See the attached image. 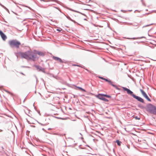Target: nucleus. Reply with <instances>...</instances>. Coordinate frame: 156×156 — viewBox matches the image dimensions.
<instances>
[{
  "instance_id": "obj_1",
  "label": "nucleus",
  "mask_w": 156,
  "mask_h": 156,
  "mask_svg": "<svg viewBox=\"0 0 156 156\" xmlns=\"http://www.w3.org/2000/svg\"><path fill=\"white\" fill-rule=\"evenodd\" d=\"M20 56L22 58H24L27 60L35 61L38 58L37 56H36L34 50L28 51L25 52L20 53Z\"/></svg>"
},
{
  "instance_id": "obj_2",
  "label": "nucleus",
  "mask_w": 156,
  "mask_h": 156,
  "mask_svg": "<svg viewBox=\"0 0 156 156\" xmlns=\"http://www.w3.org/2000/svg\"><path fill=\"white\" fill-rule=\"evenodd\" d=\"M146 110L151 113L156 115V107L149 104L147 105Z\"/></svg>"
},
{
  "instance_id": "obj_3",
  "label": "nucleus",
  "mask_w": 156,
  "mask_h": 156,
  "mask_svg": "<svg viewBox=\"0 0 156 156\" xmlns=\"http://www.w3.org/2000/svg\"><path fill=\"white\" fill-rule=\"evenodd\" d=\"M9 44L10 46L13 47H15L16 48H19L21 44L20 43L16 40H12L9 41Z\"/></svg>"
},
{
  "instance_id": "obj_4",
  "label": "nucleus",
  "mask_w": 156,
  "mask_h": 156,
  "mask_svg": "<svg viewBox=\"0 0 156 156\" xmlns=\"http://www.w3.org/2000/svg\"><path fill=\"white\" fill-rule=\"evenodd\" d=\"M104 96V94H99L97 96V97L99 99L105 101H108V100L103 97Z\"/></svg>"
},
{
  "instance_id": "obj_5",
  "label": "nucleus",
  "mask_w": 156,
  "mask_h": 156,
  "mask_svg": "<svg viewBox=\"0 0 156 156\" xmlns=\"http://www.w3.org/2000/svg\"><path fill=\"white\" fill-rule=\"evenodd\" d=\"M123 89L124 90L127 91L128 94L131 95L133 98L134 95H135L133 94V92L131 91L129 89L124 87H123Z\"/></svg>"
},
{
  "instance_id": "obj_6",
  "label": "nucleus",
  "mask_w": 156,
  "mask_h": 156,
  "mask_svg": "<svg viewBox=\"0 0 156 156\" xmlns=\"http://www.w3.org/2000/svg\"><path fill=\"white\" fill-rule=\"evenodd\" d=\"M140 90L144 97L149 101H151V99L149 98L145 92L142 89H140Z\"/></svg>"
},
{
  "instance_id": "obj_7",
  "label": "nucleus",
  "mask_w": 156,
  "mask_h": 156,
  "mask_svg": "<svg viewBox=\"0 0 156 156\" xmlns=\"http://www.w3.org/2000/svg\"><path fill=\"white\" fill-rule=\"evenodd\" d=\"M34 51L36 56H37V55L41 56H44L45 55V53L43 52L38 51L36 50H34Z\"/></svg>"
},
{
  "instance_id": "obj_8",
  "label": "nucleus",
  "mask_w": 156,
  "mask_h": 156,
  "mask_svg": "<svg viewBox=\"0 0 156 156\" xmlns=\"http://www.w3.org/2000/svg\"><path fill=\"white\" fill-rule=\"evenodd\" d=\"M133 98H135L138 101H139L142 103H144V100L142 98H141L139 97H138L136 95H134Z\"/></svg>"
},
{
  "instance_id": "obj_9",
  "label": "nucleus",
  "mask_w": 156,
  "mask_h": 156,
  "mask_svg": "<svg viewBox=\"0 0 156 156\" xmlns=\"http://www.w3.org/2000/svg\"><path fill=\"white\" fill-rule=\"evenodd\" d=\"M0 35L4 41H5L7 37L6 36L1 30H0Z\"/></svg>"
},
{
  "instance_id": "obj_10",
  "label": "nucleus",
  "mask_w": 156,
  "mask_h": 156,
  "mask_svg": "<svg viewBox=\"0 0 156 156\" xmlns=\"http://www.w3.org/2000/svg\"><path fill=\"white\" fill-rule=\"evenodd\" d=\"M53 58L54 60H55L58 61V62H59L61 63L63 62V61H62V60L60 58L58 57H56L55 56H53Z\"/></svg>"
},
{
  "instance_id": "obj_11",
  "label": "nucleus",
  "mask_w": 156,
  "mask_h": 156,
  "mask_svg": "<svg viewBox=\"0 0 156 156\" xmlns=\"http://www.w3.org/2000/svg\"><path fill=\"white\" fill-rule=\"evenodd\" d=\"M116 142L119 146H120L121 145V141H119V140H117Z\"/></svg>"
},
{
  "instance_id": "obj_12",
  "label": "nucleus",
  "mask_w": 156,
  "mask_h": 156,
  "mask_svg": "<svg viewBox=\"0 0 156 156\" xmlns=\"http://www.w3.org/2000/svg\"><path fill=\"white\" fill-rule=\"evenodd\" d=\"M77 88H78V89H79L80 90H82V91H83L84 92H86V91L84 89H83L81 87H77Z\"/></svg>"
},
{
  "instance_id": "obj_13",
  "label": "nucleus",
  "mask_w": 156,
  "mask_h": 156,
  "mask_svg": "<svg viewBox=\"0 0 156 156\" xmlns=\"http://www.w3.org/2000/svg\"><path fill=\"white\" fill-rule=\"evenodd\" d=\"M104 80H105L106 81L109 82L110 84H112V82L110 80H108L107 79H105V78L104 79Z\"/></svg>"
},
{
  "instance_id": "obj_14",
  "label": "nucleus",
  "mask_w": 156,
  "mask_h": 156,
  "mask_svg": "<svg viewBox=\"0 0 156 156\" xmlns=\"http://www.w3.org/2000/svg\"><path fill=\"white\" fill-rule=\"evenodd\" d=\"M104 80H105L106 81L109 82L110 84H112V82L110 80H108L107 79H105V78L104 79Z\"/></svg>"
},
{
  "instance_id": "obj_15",
  "label": "nucleus",
  "mask_w": 156,
  "mask_h": 156,
  "mask_svg": "<svg viewBox=\"0 0 156 156\" xmlns=\"http://www.w3.org/2000/svg\"><path fill=\"white\" fill-rule=\"evenodd\" d=\"M104 96H105L106 97L108 98H110L111 97L109 95H105V94H104Z\"/></svg>"
},
{
  "instance_id": "obj_16",
  "label": "nucleus",
  "mask_w": 156,
  "mask_h": 156,
  "mask_svg": "<svg viewBox=\"0 0 156 156\" xmlns=\"http://www.w3.org/2000/svg\"><path fill=\"white\" fill-rule=\"evenodd\" d=\"M57 30L60 32L62 30V29H57Z\"/></svg>"
},
{
  "instance_id": "obj_17",
  "label": "nucleus",
  "mask_w": 156,
  "mask_h": 156,
  "mask_svg": "<svg viewBox=\"0 0 156 156\" xmlns=\"http://www.w3.org/2000/svg\"><path fill=\"white\" fill-rule=\"evenodd\" d=\"M135 119H138V120H139V119H140V118H138V117H137V116H136V117H135Z\"/></svg>"
},
{
  "instance_id": "obj_18",
  "label": "nucleus",
  "mask_w": 156,
  "mask_h": 156,
  "mask_svg": "<svg viewBox=\"0 0 156 156\" xmlns=\"http://www.w3.org/2000/svg\"><path fill=\"white\" fill-rule=\"evenodd\" d=\"M99 77L100 78V79H103V80H104V79H105V78H103V77H102L99 76Z\"/></svg>"
},
{
  "instance_id": "obj_19",
  "label": "nucleus",
  "mask_w": 156,
  "mask_h": 156,
  "mask_svg": "<svg viewBox=\"0 0 156 156\" xmlns=\"http://www.w3.org/2000/svg\"><path fill=\"white\" fill-rule=\"evenodd\" d=\"M112 85V86L114 87H116V86L114 84H112H112H111Z\"/></svg>"
},
{
  "instance_id": "obj_20",
  "label": "nucleus",
  "mask_w": 156,
  "mask_h": 156,
  "mask_svg": "<svg viewBox=\"0 0 156 156\" xmlns=\"http://www.w3.org/2000/svg\"><path fill=\"white\" fill-rule=\"evenodd\" d=\"M73 66H79V65H73Z\"/></svg>"
},
{
  "instance_id": "obj_21",
  "label": "nucleus",
  "mask_w": 156,
  "mask_h": 156,
  "mask_svg": "<svg viewBox=\"0 0 156 156\" xmlns=\"http://www.w3.org/2000/svg\"><path fill=\"white\" fill-rule=\"evenodd\" d=\"M5 91H6L7 92V93H9V92H8V91H7V90H5Z\"/></svg>"
},
{
  "instance_id": "obj_22",
  "label": "nucleus",
  "mask_w": 156,
  "mask_h": 156,
  "mask_svg": "<svg viewBox=\"0 0 156 156\" xmlns=\"http://www.w3.org/2000/svg\"><path fill=\"white\" fill-rule=\"evenodd\" d=\"M42 1H44V2H46V1H45V0H42Z\"/></svg>"
}]
</instances>
